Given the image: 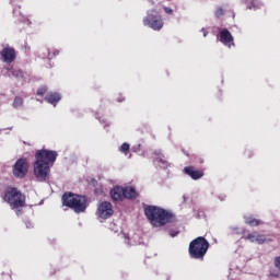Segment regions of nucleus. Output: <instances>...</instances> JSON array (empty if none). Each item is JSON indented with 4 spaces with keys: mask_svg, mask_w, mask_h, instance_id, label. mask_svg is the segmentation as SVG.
I'll list each match as a JSON object with an SVG mask.
<instances>
[{
    "mask_svg": "<svg viewBox=\"0 0 280 280\" xmlns=\"http://www.w3.org/2000/svg\"><path fill=\"white\" fill-rule=\"evenodd\" d=\"M58 153L56 151L39 150L35 154L36 162L34 163V174L39 180L49 178V163L54 165V161Z\"/></svg>",
    "mask_w": 280,
    "mask_h": 280,
    "instance_id": "nucleus-1",
    "label": "nucleus"
},
{
    "mask_svg": "<svg viewBox=\"0 0 280 280\" xmlns=\"http://www.w3.org/2000/svg\"><path fill=\"white\" fill-rule=\"evenodd\" d=\"M144 213L152 226H164L173 220L172 213L155 206L147 207Z\"/></svg>",
    "mask_w": 280,
    "mask_h": 280,
    "instance_id": "nucleus-2",
    "label": "nucleus"
},
{
    "mask_svg": "<svg viewBox=\"0 0 280 280\" xmlns=\"http://www.w3.org/2000/svg\"><path fill=\"white\" fill-rule=\"evenodd\" d=\"M62 205L73 209L75 213H84L86 211V197L66 192L62 196Z\"/></svg>",
    "mask_w": 280,
    "mask_h": 280,
    "instance_id": "nucleus-3",
    "label": "nucleus"
},
{
    "mask_svg": "<svg viewBox=\"0 0 280 280\" xmlns=\"http://www.w3.org/2000/svg\"><path fill=\"white\" fill-rule=\"evenodd\" d=\"M188 250L192 259H205V255L209 250V241L199 236L189 244Z\"/></svg>",
    "mask_w": 280,
    "mask_h": 280,
    "instance_id": "nucleus-4",
    "label": "nucleus"
},
{
    "mask_svg": "<svg viewBox=\"0 0 280 280\" xmlns=\"http://www.w3.org/2000/svg\"><path fill=\"white\" fill-rule=\"evenodd\" d=\"M4 200L10 203L12 209H21V207L25 206V196L16 188H12L5 194Z\"/></svg>",
    "mask_w": 280,
    "mask_h": 280,
    "instance_id": "nucleus-5",
    "label": "nucleus"
},
{
    "mask_svg": "<svg viewBox=\"0 0 280 280\" xmlns=\"http://www.w3.org/2000/svg\"><path fill=\"white\" fill-rule=\"evenodd\" d=\"M30 170V163L25 159H19L13 166V175L15 178H25Z\"/></svg>",
    "mask_w": 280,
    "mask_h": 280,
    "instance_id": "nucleus-6",
    "label": "nucleus"
},
{
    "mask_svg": "<svg viewBox=\"0 0 280 280\" xmlns=\"http://www.w3.org/2000/svg\"><path fill=\"white\" fill-rule=\"evenodd\" d=\"M113 213H115V211L113 210V205L110 202L103 201L102 203H100L97 208L98 218H102L103 220H108V218H110Z\"/></svg>",
    "mask_w": 280,
    "mask_h": 280,
    "instance_id": "nucleus-7",
    "label": "nucleus"
},
{
    "mask_svg": "<svg viewBox=\"0 0 280 280\" xmlns=\"http://www.w3.org/2000/svg\"><path fill=\"white\" fill-rule=\"evenodd\" d=\"M243 237L252 244H264L266 242V235L259 234L258 232L249 233Z\"/></svg>",
    "mask_w": 280,
    "mask_h": 280,
    "instance_id": "nucleus-8",
    "label": "nucleus"
},
{
    "mask_svg": "<svg viewBox=\"0 0 280 280\" xmlns=\"http://www.w3.org/2000/svg\"><path fill=\"white\" fill-rule=\"evenodd\" d=\"M144 25H149L151 30H161L163 27V20L152 19V15L149 13V16L143 20Z\"/></svg>",
    "mask_w": 280,
    "mask_h": 280,
    "instance_id": "nucleus-9",
    "label": "nucleus"
},
{
    "mask_svg": "<svg viewBox=\"0 0 280 280\" xmlns=\"http://www.w3.org/2000/svg\"><path fill=\"white\" fill-rule=\"evenodd\" d=\"M1 56L4 60V62L10 63V62H14V60L16 58V52L12 48L7 47L2 50Z\"/></svg>",
    "mask_w": 280,
    "mask_h": 280,
    "instance_id": "nucleus-10",
    "label": "nucleus"
},
{
    "mask_svg": "<svg viewBox=\"0 0 280 280\" xmlns=\"http://www.w3.org/2000/svg\"><path fill=\"white\" fill-rule=\"evenodd\" d=\"M220 40L223 45H226V47H231V45H233V35H231L229 30H223L220 32Z\"/></svg>",
    "mask_w": 280,
    "mask_h": 280,
    "instance_id": "nucleus-11",
    "label": "nucleus"
},
{
    "mask_svg": "<svg viewBox=\"0 0 280 280\" xmlns=\"http://www.w3.org/2000/svg\"><path fill=\"white\" fill-rule=\"evenodd\" d=\"M184 172H185V174L190 176L194 180H198V178H202V176H205V173H202L201 171H198L191 166L185 167Z\"/></svg>",
    "mask_w": 280,
    "mask_h": 280,
    "instance_id": "nucleus-12",
    "label": "nucleus"
},
{
    "mask_svg": "<svg viewBox=\"0 0 280 280\" xmlns=\"http://www.w3.org/2000/svg\"><path fill=\"white\" fill-rule=\"evenodd\" d=\"M124 198H129L130 200L137 198V190L132 187L122 188Z\"/></svg>",
    "mask_w": 280,
    "mask_h": 280,
    "instance_id": "nucleus-13",
    "label": "nucleus"
},
{
    "mask_svg": "<svg viewBox=\"0 0 280 280\" xmlns=\"http://www.w3.org/2000/svg\"><path fill=\"white\" fill-rule=\"evenodd\" d=\"M122 196H124V188L121 187H116L110 191V197L113 198V200H121Z\"/></svg>",
    "mask_w": 280,
    "mask_h": 280,
    "instance_id": "nucleus-14",
    "label": "nucleus"
},
{
    "mask_svg": "<svg viewBox=\"0 0 280 280\" xmlns=\"http://www.w3.org/2000/svg\"><path fill=\"white\" fill-rule=\"evenodd\" d=\"M48 104H52V106H56L58 102H60L61 97L60 94L58 93H51L46 97Z\"/></svg>",
    "mask_w": 280,
    "mask_h": 280,
    "instance_id": "nucleus-15",
    "label": "nucleus"
},
{
    "mask_svg": "<svg viewBox=\"0 0 280 280\" xmlns=\"http://www.w3.org/2000/svg\"><path fill=\"white\" fill-rule=\"evenodd\" d=\"M245 222L246 224H249V226H259V224H261V221L257 220V219H253V218H245Z\"/></svg>",
    "mask_w": 280,
    "mask_h": 280,
    "instance_id": "nucleus-16",
    "label": "nucleus"
},
{
    "mask_svg": "<svg viewBox=\"0 0 280 280\" xmlns=\"http://www.w3.org/2000/svg\"><path fill=\"white\" fill-rule=\"evenodd\" d=\"M21 106H23V98L18 96L13 102V108H21Z\"/></svg>",
    "mask_w": 280,
    "mask_h": 280,
    "instance_id": "nucleus-17",
    "label": "nucleus"
},
{
    "mask_svg": "<svg viewBox=\"0 0 280 280\" xmlns=\"http://www.w3.org/2000/svg\"><path fill=\"white\" fill-rule=\"evenodd\" d=\"M273 265H275V268L280 270V256H277L273 258Z\"/></svg>",
    "mask_w": 280,
    "mask_h": 280,
    "instance_id": "nucleus-18",
    "label": "nucleus"
},
{
    "mask_svg": "<svg viewBox=\"0 0 280 280\" xmlns=\"http://www.w3.org/2000/svg\"><path fill=\"white\" fill-rule=\"evenodd\" d=\"M128 150H130V144L122 143V145L120 147V152H128Z\"/></svg>",
    "mask_w": 280,
    "mask_h": 280,
    "instance_id": "nucleus-19",
    "label": "nucleus"
},
{
    "mask_svg": "<svg viewBox=\"0 0 280 280\" xmlns=\"http://www.w3.org/2000/svg\"><path fill=\"white\" fill-rule=\"evenodd\" d=\"M45 93H47V88H40L37 90V95H45Z\"/></svg>",
    "mask_w": 280,
    "mask_h": 280,
    "instance_id": "nucleus-20",
    "label": "nucleus"
},
{
    "mask_svg": "<svg viewBox=\"0 0 280 280\" xmlns=\"http://www.w3.org/2000/svg\"><path fill=\"white\" fill-rule=\"evenodd\" d=\"M224 14V11L222 10V8H219L217 11H215V16H222Z\"/></svg>",
    "mask_w": 280,
    "mask_h": 280,
    "instance_id": "nucleus-21",
    "label": "nucleus"
},
{
    "mask_svg": "<svg viewBox=\"0 0 280 280\" xmlns=\"http://www.w3.org/2000/svg\"><path fill=\"white\" fill-rule=\"evenodd\" d=\"M13 75H15V78H22L23 77V72L22 71H19V70H15L13 71Z\"/></svg>",
    "mask_w": 280,
    "mask_h": 280,
    "instance_id": "nucleus-22",
    "label": "nucleus"
},
{
    "mask_svg": "<svg viewBox=\"0 0 280 280\" xmlns=\"http://www.w3.org/2000/svg\"><path fill=\"white\" fill-rule=\"evenodd\" d=\"M164 12H166V14H172L174 12V10H172L168 7H166V8H164Z\"/></svg>",
    "mask_w": 280,
    "mask_h": 280,
    "instance_id": "nucleus-23",
    "label": "nucleus"
},
{
    "mask_svg": "<svg viewBox=\"0 0 280 280\" xmlns=\"http://www.w3.org/2000/svg\"><path fill=\"white\" fill-rule=\"evenodd\" d=\"M177 235H178V232H176V233L172 232L171 233V237H176Z\"/></svg>",
    "mask_w": 280,
    "mask_h": 280,
    "instance_id": "nucleus-24",
    "label": "nucleus"
},
{
    "mask_svg": "<svg viewBox=\"0 0 280 280\" xmlns=\"http://www.w3.org/2000/svg\"><path fill=\"white\" fill-rule=\"evenodd\" d=\"M271 277H279V273H271Z\"/></svg>",
    "mask_w": 280,
    "mask_h": 280,
    "instance_id": "nucleus-25",
    "label": "nucleus"
},
{
    "mask_svg": "<svg viewBox=\"0 0 280 280\" xmlns=\"http://www.w3.org/2000/svg\"><path fill=\"white\" fill-rule=\"evenodd\" d=\"M16 215H21V210H18Z\"/></svg>",
    "mask_w": 280,
    "mask_h": 280,
    "instance_id": "nucleus-26",
    "label": "nucleus"
},
{
    "mask_svg": "<svg viewBox=\"0 0 280 280\" xmlns=\"http://www.w3.org/2000/svg\"><path fill=\"white\" fill-rule=\"evenodd\" d=\"M203 36L207 37V32L203 33Z\"/></svg>",
    "mask_w": 280,
    "mask_h": 280,
    "instance_id": "nucleus-27",
    "label": "nucleus"
}]
</instances>
